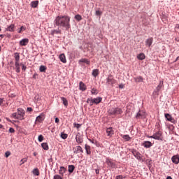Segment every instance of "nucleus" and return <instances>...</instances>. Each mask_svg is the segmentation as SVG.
<instances>
[{
	"label": "nucleus",
	"instance_id": "nucleus-1",
	"mask_svg": "<svg viewBox=\"0 0 179 179\" xmlns=\"http://www.w3.org/2000/svg\"><path fill=\"white\" fill-rule=\"evenodd\" d=\"M54 27H64L68 31L71 29V17L68 15H58L53 22Z\"/></svg>",
	"mask_w": 179,
	"mask_h": 179
},
{
	"label": "nucleus",
	"instance_id": "nucleus-2",
	"mask_svg": "<svg viewBox=\"0 0 179 179\" xmlns=\"http://www.w3.org/2000/svg\"><path fill=\"white\" fill-rule=\"evenodd\" d=\"M124 111H122V109L121 108H111L108 110V114L110 115H120V114H122Z\"/></svg>",
	"mask_w": 179,
	"mask_h": 179
},
{
	"label": "nucleus",
	"instance_id": "nucleus-3",
	"mask_svg": "<svg viewBox=\"0 0 179 179\" xmlns=\"http://www.w3.org/2000/svg\"><path fill=\"white\" fill-rule=\"evenodd\" d=\"M131 153L134 156V157H136V159H137V160H139V162H145V160L142 159V154H141V152H139V151H138L135 149H133L131 150Z\"/></svg>",
	"mask_w": 179,
	"mask_h": 179
},
{
	"label": "nucleus",
	"instance_id": "nucleus-4",
	"mask_svg": "<svg viewBox=\"0 0 179 179\" xmlns=\"http://www.w3.org/2000/svg\"><path fill=\"white\" fill-rule=\"evenodd\" d=\"M162 131H158L157 132L155 133L152 136H150L151 139H155V141H163V138H162Z\"/></svg>",
	"mask_w": 179,
	"mask_h": 179
},
{
	"label": "nucleus",
	"instance_id": "nucleus-5",
	"mask_svg": "<svg viewBox=\"0 0 179 179\" xmlns=\"http://www.w3.org/2000/svg\"><path fill=\"white\" fill-rule=\"evenodd\" d=\"M18 116L20 117V121H23L24 120V115H26V111L22 108H18L17 109Z\"/></svg>",
	"mask_w": 179,
	"mask_h": 179
},
{
	"label": "nucleus",
	"instance_id": "nucleus-6",
	"mask_svg": "<svg viewBox=\"0 0 179 179\" xmlns=\"http://www.w3.org/2000/svg\"><path fill=\"white\" fill-rule=\"evenodd\" d=\"M136 120H139V119L143 120L146 118V113L143 112V110H139V111L136 115Z\"/></svg>",
	"mask_w": 179,
	"mask_h": 179
},
{
	"label": "nucleus",
	"instance_id": "nucleus-7",
	"mask_svg": "<svg viewBox=\"0 0 179 179\" xmlns=\"http://www.w3.org/2000/svg\"><path fill=\"white\" fill-rule=\"evenodd\" d=\"M106 163L108 164V167H110L111 169H115L117 167V164H115V162H111L110 158L106 159Z\"/></svg>",
	"mask_w": 179,
	"mask_h": 179
},
{
	"label": "nucleus",
	"instance_id": "nucleus-8",
	"mask_svg": "<svg viewBox=\"0 0 179 179\" xmlns=\"http://www.w3.org/2000/svg\"><path fill=\"white\" fill-rule=\"evenodd\" d=\"M165 118H166V121H169L170 122H172V124H176V120H174V118H173L171 115H170L169 113H165Z\"/></svg>",
	"mask_w": 179,
	"mask_h": 179
},
{
	"label": "nucleus",
	"instance_id": "nucleus-9",
	"mask_svg": "<svg viewBox=\"0 0 179 179\" xmlns=\"http://www.w3.org/2000/svg\"><path fill=\"white\" fill-rule=\"evenodd\" d=\"M44 120H45V115H44V113H42L40 114V115L36 117V122H43V121H44Z\"/></svg>",
	"mask_w": 179,
	"mask_h": 179
},
{
	"label": "nucleus",
	"instance_id": "nucleus-10",
	"mask_svg": "<svg viewBox=\"0 0 179 179\" xmlns=\"http://www.w3.org/2000/svg\"><path fill=\"white\" fill-rule=\"evenodd\" d=\"M76 141L78 145L83 143V138H82V136H80L79 132L77 133L76 136Z\"/></svg>",
	"mask_w": 179,
	"mask_h": 179
},
{
	"label": "nucleus",
	"instance_id": "nucleus-11",
	"mask_svg": "<svg viewBox=\"0 0 179 179\" xmlns=\"http://www.w3.org/2000/svg\"><path fill=\"white\" fill-rule=\"evenodd\" d=\"M114 77L112 75H109L106 78V85H114Z\"/></svg>",
	"mask_w": 179,
	"mask_h": 179
},
{
	"label": "nucleus",
	"instance_id": "nucleus-12",
	"mask_svg": "<svg viewBox=\"0 0 179 179\" xmlns=\"http://www.w3.org/2000/svg\"><path fill=\"white\" fill-rule=\"evenodd\" d=\"M162 87H163V82L160 81L159 84L157 85L156 89L154 90V93H155V94L159 95V92L160 90H162Z\"/></svg>",
	"mask_w": 179,
	"mask_h": 179
},
{
	"label": "nucleus",
	"instance_id": "nucleus-13",
	"mask_svg": "<svg viewBox=\"0 0 179 179\" xmlns=\"http://www.w3.org/2000/svg\"><path fill=\"white\" fill-rule=\"evenodd\" d=\"M27 44H29V38H23L20 41V45H21V47H26Z\"/></svg>",
	"mask_w": 179,
	"mask_h": 179
},
{
	"label": "nucleus",
	"instance_id": "nucleus-14",
	"mask_svg": "<svg viewBox=\"0 0 179 179\" xmlns=\"http://www.w3.org/2000/svg\"><path fill=\"white\" fill-rule=\"evenodd\" d=\"M171 161H172V163H173L174 164H178V163H179V155H173L171 157Z\"/></svg>",
	"mask_w": 179,
	"mask_h": 179
},
{
	"label": "nucleus",
	"instance_id": "nucleus-15",
	"mask_svg": "<svg viewBox=\"0 0 179 179\" xmlns=\"http://www.w3.org/2000/svg\"><path fill=\"white\" fill-rule=\"evenodd\" d=\"M83 153V148L80 145L77 146L76 148H73V153L78 155L79 152Z\"/></svg>",
	"mask_w": 179,
	"mask_h": 179
},
{
	"label": "nucleus",
	"instance_id": "nucleus-16",
	"mask_svg": "<svg viewBox=\"0 0 179 179\" xmlns=\"http://www.w3.org/2000/svg\"><path fill=\"white\" fill-rule=\"evenodd\" d=\"M143 146H144V148H146V149H149V148H152V146H153V144L152 143V142L147 141L143 142Z\"/></svg>",
	"mask_w": 179,
	"mask_h": 179
},
{
	"label": "nucleus",
	"instance_id": "nucleus-17",
	"mask_svg": "<svg viewBox=\"0 0 179 179\" xmlns=\"http://www.w3.org/2000/svg\"><path fill=\"white\" fill-rule=\"evenodd\" d=\"M6 31H10V32L15 31V24H11L9 26H8L6 28Z\"/></svg>",
	"mask_w": 179,
	"mask_h": 179
},
{
	"label": "nucleus",
	"instance_id": "nucleus-18",
	"mask_svg": "<svg viewBox=\"0 0 179 179\" xmlns=\"http://www.w3.org/2000/svg\"><path fill=\"white\" fill-rule=\"evenodd\" d=\"M78 63L80 64L83 63V64H86L87 65H90V60H89V59L83 58L78 61Z\"/></svg>",
	"mask_w": 179,
	"mask_h": 179
},
{
	"label": "nucleus",
	"instance_id": "nucleus-19",
	"mask_svg": "<svg viewBox=\"0 0 179 179\" xmlns=\"http://www.w3.org/2000/svg\"><path fill=\"white\" fill-rule=\"evenodd\" d=\"M107 136H113L114 135V130H113V127H109L106 129Z\"/></svg>",
	"mask_w": 179,
	"mask_h": 179
},
{
	"label": "nucleus",
	"instance_id": "nucleus-20",
	"mask_svg": "<svg viewBox=\"0 0 179 179\" xmlns=\"http://www.w3.org/2000/svg\"><path fill=\"white\" fill-rule=\"evenodd\" d=\"M59 58L61 62H63V64H66V57H65V54L62 53L59 55Z\"/></svg>",
	"mask_w": 179,
	"mask_h": 179
},
{
	"label": "nucleus",
	"instance_id": "nucleus-21",
	"mask_svg": "<svg viewBox=\"0 0 179 179\" xmlns=\"http://www.w3.org/2000/svg\"><path fill=\"white\" fill-rule=\"evenodd\" d=\"M86 89V85L83 83V82L80 81L79 83V90H81V92H85Z\"/></svg>",
	"mask_w": 179,
	"mask_h": 179
},
{
	"label": "nucleus",
	"instance_id": "nucleus-22",
	"mask_svg": "<svg viewBox=\"0 0 179 179\" xmlns=\"http://www.w3.org/2000/svg\"><path fill=\"white\" fill-rule=\"evenodd\" d=\"M50 34L53 36L55 34H61V29H59V27L57 29H52L50 31Z\"/></svg>",
	"mask_w": 179,
	"mask_h": 179
},
{
	"label": "nucleus",
	"instance_id": "nucleus-23",
	"mask_svg": "<svg viewBox=\"0 0 179 179\" xmlns=\"http://www.w3.org/2000/svg\"><path fill=\"white\" fill-rule=\"evenodd\" d=\"M20 64L19 62H15V72L17 73H20Z\"/></svg>",
	"mask_w": 179,
	"mask_h": 179
},
{
	"label": "nucleus",
	"instance_id": "nucleus-24",
	"mask_svg": "<svg viewBox=\"0 0 179 179\" xmlns=\"http://www.w3.org/2000/svg\"><path fill=\"white\" fill-rule=\"evenodd\" d=\"M144 80L143 77L141 76L134 78V80L136 83H141V82H143Z\"/></svg>",
	"mask_w": 179,
	"mask_h": 179
},
{
	"label": "nucleus",
	"instance_id": "nucleus-25",
	"mask_svg": "<svg viewBox=\"0 0 179 179\" xmlns=\"http://www.w3.org/2000/svg\"><path fill=\"white\" fill-rule=\"evenodd\" d=\"M65 173H66V168H65L64 166H60V169L59 170V174H60V176H64Z\"/></svg>",
	"mask_w": 179,
	"mask_h": 179
},
{
	"label": "nucleus",
	"instance_id": "nucleus-26",
	"mask_svg": "<svg viewBox=\"0 0 179 179\" xmlns=\"http://www.w3.org/2000/svg\"><path fill=\"white\" fill-rule=\"evenodd\" d=\"M93 99L94 104H99V103H101V100H103V98L99 96Z\"/></svg>",
	"mask_w": 179,
	"mask_h": 179
},
{
	"label": "nucleus",
	"instance_id": "nucleus-27",
	"mask_svg": "<svg viewBox=\"0 0 179 179\" xmlns=\"http://www.w3.org/2000/svg\"><path fill=\"white\" fill-rule=\"evenodd\" d=\"M85 149L86 150L87 155H92V150H91V148H90V145H89L87 144H85Z\"/></svg>",
	"mask_w": 179,
	"mask_h": 179
},
{
	"label": "nucleus",
	"instance_id": "nucleus-28",
	"mask_svg": "<svg viewBox=\"0 0 179 179\" xmlns=\"http://www.w3.org/2000/svg\"><path fill=\"white\" fill-rule=\"evenodd\" d=\"M152 43H153V38H150L145 41V44L148 47H150V45H152Z\"/></svg>",
	"mask_w": 179,
	"mask_h": 179
},
{
	"label": "nucleus",
	"instance_id": "nucleus-29",
	"mask_svg": "<svg viewBox=\"0 0 179 179\" xmlns=\"http://www.w3.org/2000/svg\"><path fill=\"white\" fill-rule=\"evenodd\" d=\"M14 58L15 62H19V61L20 60V55L19 54V52H17L14 53Z\"/></svg>",
	"mask_w": 179,
	"mask_h": 179
},
{
	"label": "nucleus",
	"instance_id": "nucleus-30",
	"mask_svg": "<svg viewBox=\"0 0 179 179\" xmlns=\"http://www.w3.org/2000/svg\"><path fill=\"white\" fill-rule=\"evenodd\" d=\"M137 58L140 60V61H143V59H145V58H146V57L145 56L144 53H140L137 55Z\"/></svg>",
	"mask_w": 179,
	"mask_h": 179
},
{
	"label": "nucleus",
	"instance_id": "nucleus-31",
	"mask_svg": "<svg viewBox=\"0 0 179 179\" xmlns=\"http://www.w3.org/2000/svg\"><path fill=\"white\" fill-rule=\"evenodd\" d=\"M99 69H95L94 70H92V76H94V78H96V76H99Z\"/></svg>",
	"mask_w": 179,
	"mask_h": 179
},
{
	"label": "nucleus",
	"instance_id": "nucleus-32",
	"mask_svg": "<svg viewBox=\"0 0 179 179\" xmlns=\"http://www.w3.org/2000/svg\"><path fill=\"white\" fill-rule=\"evenodd\" d=\"M11 118H14L15 120H20V117H19V115L17 114V113H13L10 115Z\"/></svg>",
	"mask_w": 179,
	"mask_h": 179
},
{
	"label": "nucleus",
	"instance_id": "nucleus-33",
	"mask_svg": "<svg viewBox=\"0 0 179 179\" xmlns=\"http://www.w3.org/2000/svg\"><path fill=\"white\" fill-rule=\"evenodd\" d=\"M61 100H62L64 106H65V107H68V99H66V98H65L64 96H62Z\"/></svg>",
	"mask_w": 179,
	"mask_h": 179
},
{
	"label": "nucleus",
	"instance_id": "nucleus-34",
	"mask_svg": "<svg viewBox=\"0 0 179 179\" xmlns=\"http://www.w3.org/2000/svg\"><path fill=\"white\" fill-rule=\"evenodd\" d=\"M74 171H75V166L69 165V169H68L69 173H70V174H72V173H73Z\"/></svg>",
	"mask_w": 179,
	"mask_h": 179
},
{
	"label": "nucleus",
	"instance_id": "nucleus-35",
	"mask_svg": "<svg viewBox=\"0 0 179 179\" xmlns=\"http://www.w3.org/2000/svg\"><path fill=\"white\" fill-rule=\"evenodd\" d=\"M41 147L43 150H48V149H50V148L48 147V144L47 143H41Z\"/></svg>",
	"mask_w": 179,
	"mask_h": 179
},
{
	"label": "nucleus",
	"instance_id": "nucleus-36",
	"mask_svg": "<svg viewBox=\"0 0 179 179\" xmlns=\"http://www.w3.org/2000/svg\"><path fill=\"white\" fill-rule=\"evenodd\" d=\"M38 6V1H34L31 2V8H37Z\"/></svg>",
	"mask_w": 179,
	"mask_h": 179
},
{
	"label": "nucleus",
	"instance_id": "nucleus-37",
	"mask_svg": "<svg viewBox=\"0 0 179 179\" xmlns=\"http://www.w3.org/2000/svg\"><path fill=\"white\" fill-rule=\"evenodd\" d=\"M32 173L34 174V176H40V171H38V168H35L32 171Z\"/></svg>",
	"mask_w": 179,
	"mask_h": 179
},
{
	"label": "nucleus",
	"instance_id": "nucleus-38",
	"mask_svg": "<svg viewBox=\"0 0 179 179\" xmlns=\"http://www.w3.org/2000/svg\"><path fill=\"white\" fill-rule=\"evenodd\" d=\"M74 19H76L77 22H80L83 18L82 17V15L77 14L75 15Z\"/></svg>",
	"mask_w": 179,
	"mask_h": 179
},
{
	"label": "nucleus",
	"instance_id": "nucleus-39",
	"mask_svg": "<svg viewBox=\"0 0 179 179\" xmlns=\"http://www.w3.org/2000/svg\"><path fill=\"white\" fill-rule=\"evenodd\" d=\"M40 72H45L47 71V66L41 65L39 68Z\"/></svg>",
	"mask_w": 179,
	"mask_h": 179
},
{
	"label": "nucleus",
	"instance_id": "nucleus-40",
	"mask_svg": "<svg viewBox=\"0 0 179 179\" xmlns=\"http://www.w3.org/2000/svg\"><path fill=\"white\" fill-rule=\"evenodd\" d=\"M60 137L62 138V139H66V138H68V134L62 132L60 134Z\"/></svg>",
	"mask_w": 179,
	"mask_h": 179
},
{
	"label": "nucleus",
	"instance_id": "nucleus-41",
	"mask_svg": "<svg viewBox=\"0 0 179 179\" xmlns=\"http://www.w3.org/2000/svg\"><path fill=\"white\" fill-rule=\"evenodd\" d=\"M122 138H123V139H124V140L127 141L131 140V138L129 137V135H128V134L124 135V136H122Z\"/></svg>",
	"mask_w": 179,
	"mask_h": 179
},
{
	"label": "nucleus",
	"instance_id": "nucleus-42",
	"mask_svg": "<svg viewBox=\"0 0 179 179\" xmlns=\"http://www.w3.org/2000/svg\"><path fill=\"white\" fill-rule=\"evenodd\" d=\"M73 127H74V128H77L78 129H79V128H80V127H82V124H80L79 123L74 122Z\"/></svg>",
	"mask_w": 179,
	"mask_h": 179
},
{
	"label": "nucleus",
	"instance_id": "nucleus-43",
	"mask_svg": "<svg viewBox=\"0 0 179 179\" xmlns=\"http://www.w3.org/2000/svg\"><path fill=\"white\" fill-rule=\"evenodd\" d=\"M26 30V27L22 26L20 29H18L17 33L20 34L22 33V31Z\"/></svg>",
	"mask_w": 179,
	"mask_h": 179
},
{
	"label": "nucleus",
	"instance_id": "nucleus-44",
	"mask_svg": "<svg viewBox=\"0 0 179 179\" xmlns=\"http://www.w3.org/2000/svg\"><path fill=\"white\" fill-rule=\"evenodd\" d=\"M38 142H42L43 141H44V136H43V135H39L38 136Z\"/></svg>",
	"mask_w": 179,
	"mask_h": 179
},
{
	"label": "nucleus",
	"instance_id": "nucleus-45",
	"mask_svg": "<svg viewBox=\"0 0 179 179\" xmlns=\"http://www.w3.org/2000/svg\"><path fill=\"white\" fill-rule=\"evenodd\" d=\"M27 162V158H23L20 160L21 164H20V166H22V164H24V163H26Z\"/></svg>",
	"mask_w": 179,
	"mask_h": 179
},
{
	"label": "nucleus",
	"instance_id": "nucleus-46",
	"mask_svg": "<svg viewBox=\"0 0 179 179\" xmlns=\"http://www.w3.org/2000/svg\"><path fill=\"white\" fill-rule=\"evenodd\" d=\"M95 15L96 16H101V15H103V12L98 10L95 12Z\"/></svg>",
	"mask_w": 179,
	"mask_h": 179
},
{
	"label": "nucleus",
	"instance_id": "nucleus-47",
	"mask_svg": "<svg viewBox=\"0 0 179 179\" xmlns=\"http://www.w3.org/2000/svg\"><path fill=\"white\" fill-rule=\"evenodd\" d=\"M20 65L22 66V71H25L27 69V67L23 63H20Z\"/></svg>",
	"mask_w": 179,
	"mask_h": 179
},
{
	"label": "nucleus",
	"instance_id": "nucleus-48",
	"mask_svg": "<svg viewBox=\"0 0 179 179\" xmlns=\"http://www.w3.org/2000/svg\"><path fill=\"white\" fill-rule=\"evenodd\" d=\"M53 179H62V177L59 175H55Z\"/></svg>",
	"mask_w": 179,
	"mask_h": 179
},
{
	"label": "nucleus",
	"instance_id": "nucleus-49",
	"mask_svg": "<svg viewBox=\"0 0 179 179\" xmlns=\"http://www.w3.org/2000/svg\"><path fill=\"white\" fill-rule=\"evenodd\" d=\"M92 94H97V90L93 88L91 92Z\"/></svg>",
	"mask_w": 179,
	"mask_h": 179
},
{
	"label": "nucleus",
	"instance_id": "nucleus-50",
	"mask_svg": "<svg viewBox=\"0 0 179 179\" xmlns=\"http://www.w3.org/2000/svg\"><path fill=\"white\" fill-rule=\"evenodd\" d=\"M9 132H10V134H14L15 129H13V127H10L9 128Z\"/></svg>",
	"mask_w": 179,
	"mask_h": 179
},
{
	"label": "nucleus",
	"instance_id": "nucleus-51",
	"mask_svg": "<svg viewBox=\"0 0 179 179\" xmlns=\"http://www.w3.org/2000/svg\"><path fill=\"white\" fill-rule=\"evenodd\" d=\"M9 156H10V152H9V151L6 152L5 157H9Z\"/></svg>",
	"mask_w": 179,
	"mask_h": 179
},
{
	"label": "nucleus",
	"instance_id": "nucleus-52",
	"mask_svg": "<svg viewBox=\"0 0 179 179\" xmlns=\"http://www.w3.org/2000/svg\"><path fill=\"white\" fill-rule=\"evenodd\" d=\"M27 110L29 112V113H31V111H33V108L31 107H28L27 108Z\"/></svg>",
	"mask_w": 179,
	"mask_h": 179
},
{
	"label": "nucleus",
	"instance_id": "nucleus-53",
	"mask_svg": "<svg viewBox=\"0 0 179 179\" xmlns=\"http://www.w3.org/2000/svg\"><path fill=\"white\" fill-rule=\"evenodd\" d=\"M88 141H90L91 142V143H97V141H94V140H92L90 138L88 139Z\"/></svg>",
	"mask_w": 179,
	"mask_h": 179
},
{
	"label": "nucleus",
	"instance_id": "nucleus-54",
	"mask_svg": "<svg viewBox=\"0 0 179 179\" xmlns=\"http://www.w3.org/2000/svg\"><path fill=\"white\" fill-rule=\"evenodd\" d=\"M122 178H123V177H122V175H118V176H117L115 177V179H122Z\"/></svg>",
	"mask_w": 179,
	"mask_h": 179
},
{
	"label": "nucleus",
	"instance_id": "nucleus-55",
	"mask_svg": "<svg viewBox=\"0 0 179 179\" xmlns=\"http://www.w3.org/2000/svg\"><path fill=\"white\" fill-rule=\"evenodd\" d=\"M124 87H125V85H124V84L119 85V89H124Z\"/></svg>",
	"mask_w": 179,
	"mask_h": 179
},
{
	"label": "nucleus",
	"instance_id": "nucleus-56",
	"mask_svg": "<svg viewBox=\"0 0 179 179\" xmlns=\"http://www.w3.org/2000/svg\"><path fill=\"white\" fill-rule=\"evenodd\" d=\"M55 122H56V124H58V122H59V118L55 117Z\"/></svg>",
	"mask_w": 179,
	"mask_h": 179
},
{
	"label": "nucleus",
	"instance_id": "nucleus-57",
	"mask_svg": "<svg viewBox=\"0 0 179 179\" xmlns=\"http://www.w3.org/2000/svg\"><path fill=\"white\" fill-rule=\"evenodd\" d=\"M93 104H94V102H93V99H92L91 101H90V106H93Z\"/></svg>",
	"mask_w": 179,
	"mask_h": 179
},
{
	"label": "nucleus",
	"instance_id": "nucleus-58",
	"mask_svg": "<svg viewBox=\"0 0 179 179\" xmlns=\"http://www.w3.org/2000/svg\"><path fill=\"white\" fill-rule=\"evenodd\" d=\"M3 103V99L0 98V106H2V103Z\"/></svg>",
	"mask_w": 179,
	"mask_h": 179
},
{
	"label": "nucleus",
	"instance_id": "nucleus-59",
	"mask_svg": "<svg viewBox=\"0 0 179 179\" xmlns=\"http://www.w3.org/2000/svg\"><path fill=\"white\" fill-rule=\"evenodd\" d=\"M95 173L96 174H100V169H96Z\"/></svg>",
	"mask_w": 179,
	"mask_h": 179
},
{
	"label": "nucleus",
	"instance_id": "nucleus-60",
	"mask_svg": "<svg viewBox=\"0 0 179 179\" xmlns=\"http://www.w3.org/2000/svg\"><path fill=\"white\" fill-rule=\"evenodd\" d=\"M91 100H92V98H88V99H87V103H88V104H90Z\"/></svg>",
	"mask_w": 179,
	"mask_h": 179
},
{
	"label": "nucleus",
	"instance_id": "nucleus-61",
	"mask_svg": "<svg viewBox=\"0 0 179 179\" xmlns=\"http://www.w3.org/2000/svg\"><path fill=\"white\" fill-rule=\"evenodd\" d=\"M6 120L8 121V122H12V120L9 119V117H6Z\"/></svg>",
	"mask_w": 179,
	"mask_h": 179
},
{
	"label": "nucleus",
	"instance_id": "nucleus-62",
	"mask_svg": "<svg viewBox=\"0 0 179 179\" xmlns=\"http://www.w3.org/2000/svg\"><path fill=\"white\" fill-rule=\"evenodd\" d=\"M175 28H176V29H179V24H176Z\"/></svg>",
	"mask_w": 179,
	"mask_h": 179
},
{
	"label": "nucleus",
	"instance_id": "nucleus-63",
	"mask_svg": "<svg viewBox=\"0 0 179 179\" xmlns=\"http://www.w3.org/2000/svg\"><path fill=\"white\" fill-rule=\"evenodd\" d=\"M0 37H1V38H3V37H5V35L4 34H0Z\"/></svg>",
	"mask_w": 179,
	"mask_h": 179
},
{
	"label": "nucleus",
	"instance_id": "nucleus-64",
	"mask_svg": "<svg viewBox=\"0 0 179 179\" xmlns=\"http://www.w3.org/2000/svg\"><path fill=\"white\" fill-rule=\"evenodd\" d=\"M166 179H173V178H171V176H167Z\"/></svg>",
	"mask_w": 179,
	"mask_h": 179
}]
</instances>
